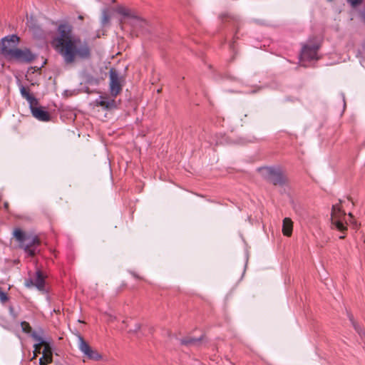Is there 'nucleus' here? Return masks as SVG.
<instances>
[{
	"instance_id": "nucleus-1",
	"label": "nucleus",
	"mask_w": 365,
	"mask_h": 365,
	"mask_svg": "<svg viewBox=\"0 0 365 365\" xmlns=\"http://www.w3.org/2000/svg\"><path fill=\"white\" fill-rule=\"evenodd\" d=\"M58 36L54 38L55 48L63 57L66 64H71L76 58L88 59L91 51L87 42H82L79 37L72 36L73 27L68 23H62L58 26Z\"/></svg>"
},
{
	"instance_id": "nucleus-2",
	"label": "nucleus",
	"mask_w": 365,
	"mask_h": 365,
	"mask_svg": "<svg viewBox=\"0 0 365 365\" xmlns=\"http://www.w3.org/2000/svg\"><path fill=\"white\" fill-rule=\"evenodd\" d=\"M19 42L20 38L16 34L8 35L2 38L0 41L1 55L8 62L19 64L31 63L36 58V55L29 48H18Z\"/></svg>"
},
{
	"instance_id": "nucleus-3",
	"label": "nucleus",
	"mask_w": 365,
	"mask_h": 365,
	"mask_svg": "<svg viewBox=\"0 0 365 365\" xmlns=\"http://www.w3.org/2000/svg\"><path fill=\"white\" fill-rule=\"evenodd\" d=\"M14 237L19 243V247L31 257H34L37 254V248L41 245V241L38 236L28 234L16 228L14 231Z\"/></svg>"
},
{
	"instance_id": "nucleus-4",
	"label": "nucleus",
	"mask_w": 365,
	"mask_h": 365,
	"mask_svg": "<svg viewBox=\"0 0 365 365\" xmlns=\"http://www.w3.org/2000/svg\"><path fill=\"white\" fill-rule=\"evenodd\" d=\"M264 178L275 186H283L287 183V178L279 168L266 167L262 169Z\"/></svg>"
},
{
	"instance_id": "nucleus-5",
	"label": "nucleus",
	"mask_w": 365,
	"mask_h": 365,
	"mask_svg": "<svg viewBox=\"0 0 365 365\" xmlns=\"http://www.w3.org/2000/svg\"><path fill=\"white\" fill-rule=\"evenodd\" d=\"M109 78L110 94L111 97L115 98L123 90L124 78L120 76L118 71L115 68H111L109 71Z\"/></svg>"
},
{
	"instance_id": "nucleus-6",
	"label": "nucleus",
	"mask_w": 365,
	"mask_h": 365,
	"mask_svg": "<svg viewBox=\"0 0 365 365\" xmlns=\"http://www.w3.org/2000/svg\"><path fill=\"white\" fill-rule=\"evenodd\" d=\"M319 47L317 44L312 45H304L301 53H300V60L311 61L312 60H317V51Z\"/></svg>"
},
{
	"instance_id": "nucleus-7",
	"label": "nucleus",
	"mask_w": 365,
	"mask_h": 365,
	"mask_svg": "<svg viewBox=\"0 0 365 365\" xmlns=\"http://www.w3.org/2000/svg\"><path fill=\"white\" fill-rule=\"evenodd\" d=\"M133 27V31L136 36L140 34H145L149 32V25L148 22L136 16H134L130 22Z\"/></svg>"
},
{
	"instance_id": "nucleus-8",
	"label": "nucleus",
	"mask_w": 365,
	"mask_h": 365,
	"mask_svg": "<svg viewBox=\"0 0 365 365\" xmlns=\"http://www.w3.org/2000/svg\"><path fill=\"white\" fill-rule=\"evenodd\" d=\"M45 279L46 276H44L43 272L41 269H37L34 278L26 281V284L27 287H29L30 285L35 286L38 290L41 292H46Z\"/></svg>"
},
{
	"instance_id": "nucleus-9",
	"label": "nucleus",
	"mask_w": 365,
	"mask_h": 365,
	"mask_svg": "<svg viewBox=\"0 0 365 365\" xmlns=\"http://www.w3.org/2000/svg\"><path fill=\"white\" fill-rule=\"evenodd\" d=\"M33 116L40 121L48 122L51 120L50 113L42 106H29Z\"/></svg>"
},
{
	"instance_id": "nucleus-10",
	"label": "nucleus",
	"mask_w": 365,
	"mask_h": 365,
	"mask_svg": "<svg viewBox=\"0 0 365 365\" xmlns=\"http://www.w3.org/2000/svg\"><path fill=\"white\" fill-rule=\"evenodd\" d=\"M205 336L202 334L199 337H193L191 336H187L182 339H180V343L181 345L187 347H199L204 341Z\"/></svg>"
},
{
	"instance_id": "nucleus-11",
	"label": "nucleus",
	"mask_w": 365,
	"mask_h": 365,
	"mask_svg": "<svg viewBox=\"0 0 365 365\" xmlns=\"http://www.w3.org/2000/svg\"><path fill=\"white\" fill-rule=\"evenodd\" d=\"M20 93L21 96L28 101L29 106L38 105V100L30 93V90L28 87L21 85L20 86Z\"/></svg>"
},
{
	"instance_id": "nucleus-12",
	"label": "nucleus",
	"mask_w": 365,
	"mask_h": 365,
	"mask_svg": "<svg viewBox=\"0 0 365 365\" xmlns=\"http://www.w3.org/2000/svg\"><path fill=\"white\" fill-rule=\"evenodd\" d=\"M293 230V222L289 217H285L282 222V233L284 236L290 237Z\"/></svg>"
},
{
	"instance_id": "nucleus-13",
	"label": "nucleus",
	"mask_w": 365,
	"mask_h": 365,
	"mask_svg": "<svg viewBox=\"0 0 365 365\" xmlns=\"http://www.w3.org/2000/svg\"><path fill=\"white\" fill-rule=\"evenodd\" d=\"M43 356L41 357H45V359H47V362L53 361V348L51 344L48 341L45 344L43 345Z\"/></svg>"
},
{
	"instance_id": "nucleus-14",
	"label": "nucleus",
	"mask_w": 365,
	"mask_h": 365,
	"mask_svg": "<svg viewBox=\"0 0 365 365\" xmlns=\"http://www.w3.org/2000/svg\"><path fill=\"white\" fill-rule=\"evenodd\" d=\"M102 108L105 110H111L113 109H116L118 108V105L116 103L115 98L111 99L108 96V98H104Z\"/></svg>"
},
{
	"instance_id": "nucleus-15",
	"label": "nucleus",
	"mask_w": 365,
	"mask_h": 365,
	"mask_svg": "<svg viewBox=\"0 0 365 365\" xmlns=\"http://www.w3.org/2000/svg\"><path fill=\"white\" fill-rule=\"evenodd\" d=\"M331 222L335 226L336 229H337L342 233H345L346 231L347 230L346 225L343 222L342 220L337 218V217H333L331 218Z\"/></svg>"
},
{
	"instance_id": "nucleus-16",
	"label": "nucleus",
	"mask_w": 365,
	"mask_h": 365,
	"mask_svg": "<svg viewBox=\"0 0 365 365\" xmlns=\"http://www.w3.org/2000/svg\"><path fill=\"white\" fill-rule=\"evenodd\" d=\"M79 340V349L86 356V354L91 352V349H92L90 345L84 340L83 337L81 335H78Z\"/></svg>"
},
{
	"instance_id": "nucleus-17",
	"label": "nucleus",
	"mask_w": 365,
	"mask_h": 365,
	"mask_svg": "<svg viewBox=\"0 0 365 365\" xmlns=\"http://www.w3.org/2000/svg\"><path fill=\"white\" fill-rule=\"evenodd\" d=\"M34 340H35L36 341H37L38 343L37 344H35L34 345V348H35L36 349L38 347V346H43V344H45L46 343H47L48 341H46L44 339H43L41 336H39L36 332H33L31 333V336Z\"/></svg>"
},
{
	"instance_id": "nucleus-18",
	"label": "nucleus",
	"mask_w": 365,
	"mask_h": 365,
	"mask_svg": "<svg viewBox=\"0 0 365 365\" xmlns=\"http://www.w3.org/2000/svg\"><path fill=\"white\" fill-rule=\"evenodd\" d=\"M117 12L118 14H120V15H123L125 17H128V18H130V20L133 19V17L135 16V15H133L131 14V11L130 9L124 7V6H119L118 9H117Z\"/></svg>"
},
{
	"instance_id": "nucleus-19",
	"label": "nucleus",
	"mask_w": 365,
	"mask_h": 365,
	"mask_svg": "<svg viewBox=\"0 0 365 365\" xmlns=\"http://www.w3.org/2000/svg\"><path fill=\"white\" fill-rule=\"evenodd\" d=\"M21 327L22 329L23 332L25 334H29L31 336V333L36 332L35 331H33L32 327H31L30 324L26 321H23L21 322Z\"/></svg>"
},
{
	"instance_id": "nucleus-20",
	"label": "nucleus",
	"mask_w": 365,
	"mask_h": 365,
	"mask_svg": "<svg viewBox=\"0 0 365 365\" xmlns=\"http://www.w3.org/2000/svg\"><path fill=\"white\" fill-rule=\"evenodd\" d=\"M86 356L95 361H98L102 358V356L97 351L93 350L92 349H91V352L86 354Z\"/></svg>"
},
{
	"instance_id": "nucleus-21",
	"label": "nucleus",
	"mask_w": 365,
	"mask_h": 365,
	"mask_svg": "<svg viewBox=\"0 0 365 365\" xmlns=\"http://www.w3.org/2000/svg\"><path fill=\"white\" fill-rule=\"evenodd\" d=\"M349 319L350 322H351L352 326L354 327V329L361 334V329L360 326L354 321V316L351 314H348Z\"/></svg>"
},
{
	"instance_id": "nucleus-22",
	"label": "nucleus",
	"mask_w": 365,
	"mask_h": 365,
	"mask_svg": "<svg viewBox=\"0 0 365 365\" xmlns=\"http://www.w3.org/2000/svg\"><path fill=\"white\" fill-rule=\"evenodd\" d=\"M220 18L223 22L231 21H233L235 22L237 21V19L236 17L230 16L229 14H222L220 16Z\"/></svg>"
},
{
	"instance_id": "nucleus-23",
	"label": "nucleus",
	"mask_w": 365,
	"mask_h": 365,
	"mask_svg": "<svg viewBox=\"0 0 365 365\" xmlns=\"http://www.w3.org/2000/svg\"><path fill=\"white\" fill-rule=\"evenodd\" d=\"M104 98H108V96H100L98 98H96L94 101L95 105L96 106L103 107Z\"/></svg>"
},
{
	"instance_id": "nucleus-24",
	"label": "nucleus",
	"mask_w": 365,
	"mask_h": 365,
	"mask_svg": "<svg viewBox=\"0 0 365 365\" xmlns=\"http://www.w3.org/2000/svg\"><path fill=\"white\" fill-rule=\"evenodd\" d=\"M9 297L6 293L2 291L1 288L0 287V301L2 303H5L9 300Z\"/></svg>"
},
{
	"instance_id": "nucleus-25",
	"label": "nucleus",
	"mask_w": 365,
	"mask_h": 365,
	"mask_svg": "<svg viewBox=\"0 0 365 365\" xmlns=\"http://www.w3.org/2000/svg\"><path fill=\"white\" fill-rule=\"evenodd\" d=\"M363 0H347V2L353 8H356L359 6L362 3Z\"/></svg>"
},
{
	"instance_id": "nucleus-26",
	"label": "nucleus",
	"mask_w": 365,
	"mask_h": 365,
	"mask_svg": "<svg viewBox=\"0 0 365 365\" xmlns=\"http://www.w3.org/2000/svg\"><path fill=\"white\" fill-rule=\"evenodd\" d=\"M110 19V16L106 11H103V18H102V24H106L108 23Z\"/></svg>"
},
{
	"instance_id": "nucleus-27",
	"label": "nucleus",
	"mask_w": 365,
	"mask_h": 365,
	"mask_svg": "<svg viewBox=\"0 0 365 365\" xmlns=\"http://www.w3.org/2000/svg\"><path fill=\"white\" fill-rule=\"evenodd\" d=\"M336 212H341V209L337 205H333L331 211V218L333 217H336Z\"/></svg>"
},
{
	"instance_id": "nucleus-28",
	"label": "nucleus",
	"mask_w": 365,
	"mask_h": 365,
	"mask_svg": "<svg viewBox=\"0 0 365 365\" xmlns=\"http://www.w3.org/2000/svg\"><path fill=\"white\" fill-rule=\"evenodd\" d=\"M140 329V324L138 323H136L134 326L133 329H130L129 330L130 332H137Z\"/></svg>"
},
{
	"instance_id": "nucleus-29",
	"label": "nucleus",
	"mask_w": 365,
	"mask_h": 365,
	"mask_svg": "<svg viewBox=\"0 0 365 365\" xmlns=\"http://www.w3.org/2000/svg\"><path fill=\"white\" fill-rule=\"evenodd\" d=\"M51 363V362H47V359H45V357H41L39 359V365H47Z\"/></svg>"
},
{
	"instance_id": "nucleus-30",
	"label": "nucleus",
	"mask_w": 365,
	"mask_h": 365,
	"mask_svg": "<svg viewBox=\"0 0 365 365\" xmlns=\"http://www.w3.org/2000/svg\"><path fill=\"white\" fill-rule=\"evenodd\" d=\"M41 352V346H38L36 349L34 348L33 359H35L38 354Z\"/></svg>"
},
{
	"instance_id": "nucleus-31",
	"label": "nucleus",
	"mask_w": 365,
	"mask_h": 365,
	"mask_svg": "<svg viewBox=\"0 0 365 365\" xmlns=\"http://www.w3.org/2000/svg\"><path fill=\"white\" fill-rule=\"evenodd\" d=\"M238 30H239V28L237 27V29H236L235 34V35L233 36V42L230 45L231 47H232L234 46V43L235 42V40L238 38V37L237 36V34L238 32Z\"/></svg>"
},
{
	"instance_id": "nucleus-32",
	"label": "nucleus",
	"mask_w": 365,
	"mask_h": 365,
	"mask_svg": "<svg viewBox=\"0 0 365 365\" xmlns=\"http://www.w3.org/2000/svg\"><path fill=\"white\" fill-rule=\"evenodd\" d=\"M361 17L365 22V10L361 13Z\"/></svg>"
},
{
	"instance_id": "nucleus-33",
	"label": "nucleus",
	"mask_w": 365,
	"mask_h": 365,
	"mask_svg": "<svg viewBox=\"0 0 365 365\" xmlns=\"http://www.w3.org/2000/svg\"><path fill=\"white\" fill-rule=\"evenodd\" d=\"M53 312H56V313H57V314H60V310H59V309H53Z\"/></svg>"
},
{
	"instance_id": "nucleus-34",
	"label": "nucleus",
	"mask_w": 365,
	"mask_h": 365,
	"mask_svg": "<svg viewBox=\"0 0 365 365\" xmlns=\"http://www.w3.org/2000/svg\"><path fill=\"white\" fill-rule=\"evenodd\" d=\"M345 237H346L345 235H342L339 236V239L343 240L345 238Z\"/></svg>"
},
{
	"instance_id": "nucleus-35",
	"label": "nucleus",
	"mask_w": 365,
	"mask_h": 365,
	"mask_svg": "<svg viewBox=\"0 0 365 365\" xmlns=\"http://www.w3.org/2000/svg\"><path fill=\"white\" fill-rule=\"evenodd\" d=\"M133 275L135 278H138V279L139 278V277H138L137 274H135V273H133Z\"/></svg>"
},
{
	"instance_id": "nucleus-36",
	"label": "nucleus",
	"mask_w": 365,
	"mask_h": 365,
	"mask_svg": "<svg viewBox=\"0 0 365 365\" xmlns=\"http://www.w3.org/2000/svg\"><path fill=\"white\" fill-rule=\"evenodd\" d=\"M4 206H5V207H8L9 204H8L7 202H6V203L4 204Z\"/></svg>"
},
{
	"instance_id": "nucleus-37",
	"label": "nucleus",
	"mask_w": 365,
	"mask_h": 365,
	"mask_svg": "<svg viewBox=\"0 0 365 365\" xmlns=\"http://www.w3.org/2000/svg\"><path fill=\"white\" fill-rule=\"evenodd\" d=\"M349 216L350 217H353V215H352L351 212H349Z\"/></svg>"
},
{
	"instance_id": "nucleus-38",
	"label": "nucleus",
	"mask_w": 365,
	"mask_h": 365,
	"mask_svg": "<svg viewBox=\"0 0 365 365\" xmlns=\"http://www.w3.org/2000/svg\"><path fill=\"white\" fill-rule=\"evenodd\" d=\"M348 200L352 202V199H351V197H348Z\"/></svg>"
}]
</instances>
